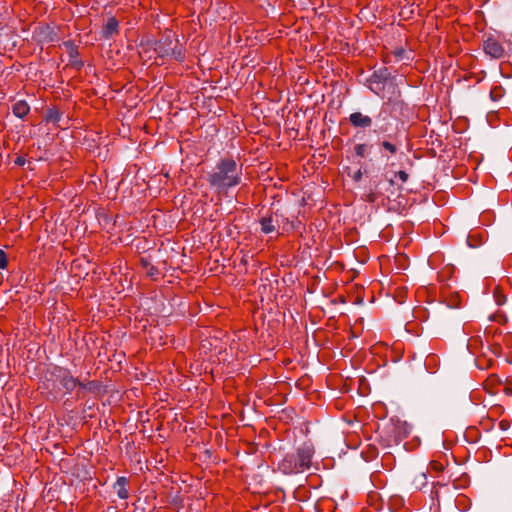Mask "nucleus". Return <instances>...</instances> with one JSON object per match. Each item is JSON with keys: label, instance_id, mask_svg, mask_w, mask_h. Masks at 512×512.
I'll return each mask as SVG.
<instances>
[{"label": "nucleus", "instance_id": "obj_22", "mask_svg": "<svg viewBox=\"0 0 512 512\" xmlns=\"http://www.w3.org/2000/svg\"><path fill=\"white\" fill-rule=\"evenodd\" d=\"M503 391L507 394V395H512V388L511 387H508V386H505Z\"/></svg>", "mask_w": 512, "mask_h": 512}, {"label": "nucleus", "instance_id": "obj_13", "mask_svg": "<svg viewBox=\"0 0 512 512\" xmlns=\"http://www.w3.org/2000/svg\"><path fill=\"white\" fill-rule=\"evenodd\" d=\"M494 298L497 305L499 306L503 305L507 300L506 296L501 294L498 289L494 291Z\"/></svg>", "mask_w": 512, "mask_h": 512}, {"label": "nucleus", "instance_id": "obj_7", "mask_svg": "<svg viewBox=\"0 0 512 512\" xmlns=\"http://www.w3.org/2000/svg\"><path fill=\"white\" fill-rule=\"evenodd\" d=\"M350 123L356 128H369L372 125V119L361 112H354L349 116Z\"/></svg>", "mask_w": 512, "mask_h": 512}, {"label": "nucleus", "instance_id": "obj_18", "mask_svg": "<svg viewBox=\"0 0 512 512\" xmlns=\"http://www.w3.org/2000/svg\"><path fill=\"white\" fill-rule=\"evenodd\" d=\"M14 163H15L16 165H18V166H23V165H25V163H26V159H25V157H23V156H18V157L15 159Z\"/></svg>", "mask_w": 512, "mask_h": 512}, {"label": "nucleus", "instance_id": "obj_20", "mask_svg": "<svg viewBox=\"0 0 512 512\" xmlns=\"http://www.w3.org/2000/svg\"><path fill=\"white\" fill-rule=\"evenodd\" d=\"M362 178V172L361 170H358L354 173L353 175V180L355 181H360V179Z\"/></svg>", "mask_w": 512, "mask_h": 512}, {"label": "nucleus", "instance_id": "obj_9", "mask_svg": "<svg viewBox=\"0 0 512 512\" xmlns=\"http://www.w3.org/2000/svg\"><path fill=\"white\" fill-rule=\"evenodd\" d=\"M12 111L15 116L23 118L29 113L30 107L25 101H18L15 104H13Z\"/></svg>", "mask_w": 512, "mask_h": 512}, {"label": "nucleus", "instance_id": "obj_15", "mask_svg": "<svg viewBox=\"0 0 512 512\" xmlns=\"http://www.w3.org/2000/svg\"><path fill=\"white\" fill-rule=\"evenodd\" d=\"M382 147L385 148L386 150H388L391 154H395L397 152V147L396 145L388 142V141H383L382 142Z\"/></svg>", "mask_w": 512, "mask_h": 512}, {"label": "nucleus", "instance_id": "obj_14", "mask_svg": "<svg viewBox=\"0 0 512 512\" xmlns=\"http://www.w3.org/2000/svg\"><path fill=\"white\" fill-rule=\"evenodd\" d=\"M366 152H367L366 144H358L355 146V153L357 156L363 157V156H365Z\"/></svg>", "mask_w": 512, "mask_h": 512}, {"label": "nucleus", "instance_id": "obj_16", "mask_svg": "<svg viewBox=\"0 0 512 512\" xmlns=\"http://www.w3.org/2000/svg\"><path fill=\"white\" fill-rule=\"evenodd\" d=\"M8 265L6 253L0 249V269H5Z\"/></svg>", "mask_w": 512, "mask_h": 512}, {"label": "nucleus", "instance_id": "obj_17", "mask_svg": "<svg viewBox=\"0 0 512 512\" xmlns=\"http://www.w3.org/2000/svg\"><path fill=\"white\" fill-rule=\"evenodd\" d=\"M415 481L418 482L419 485H417V488H420V486H423L426 484V475L425 473H419L415 476Z\"/></svg>", "mask_w": 512, "mask_h": 512}, {"label": "nucleus", "instance_id": "obj_4", "mask_svg": "<svg viewBox=\"0 0 512 512\" xmlns=\"http://www.w3.org/2000/svg\"><path fill=\"white\" fill-rule=\"evenodd\" d=\"M370 81L372 85H376L375 88L371 87L372 90L383 99H387L388 102H399L400 90L394 80L387 77V69L374 72Z\"/></svg>", "mask_w": 512, "mask_h": 512}, {"label": "nucleus", "instance_id": "obj_11", "mask_svg": "<svg viewBox=\"0 0 512 512\" xmlns=\"http://www.w3.org/2000/svg\"><path fill=\"white\" fill-rule=\"evenodd\" d=\"M261 231L263 233L269 234L275 231L276 227L273 224L272 217H263L260 221Z\"/></svg>", "mask_w": 512, "mask_h": 512}, {"label": "nucleus", "instance_id": "obj_3", "mask_svg": "<svg viewBox=\"0 0 512 512\" xmlns=\"http://www.w3.org/2000/svg\"><path fill=\"white\" fill-rule=\"evenodd\" d=\"M148 48L153 49L160 57L182 58V47L172 32L165 33L159 40L148 39Z\"/></svg>", "mask_w": 512, "mask_h": 512}, {"label": "nucleus", "instance_id": "obj_1", "mask_svg": "<svg viewBox=\"0 0 512 512\" xmlns=\"http://www.w3.org/2000/svg\"><path fill=\"white\" fill-rule=\"evenodd\" d=\"M242 166L232 158L221 159L207 174V181L211 188L219 194H227L228 190L240 184Z\"/></svg>", "mask_w": 512, "mask_h": 512}, {"label": "nucleus", "instance_id": "obj_12", "mask_svg": "<svg viewBox=\"0 0 512 512\" xmlns=\"http://www.w3.org/2000/svg\"><path fill=\"white\" fill-rule=\"evenodd\" d=\"M62 114L56 109H49L46 114V120L49 122H59Z\"/></svg>", "mask_w": 512, "mask_h": 512}, {"label": "nucleus", "instance_id": "obj_8", "mask_svg": "<svg viewBox=\"0 0 512 512\" xmlns=\"http://www.w3.org/2000/svg\"><path fill=\"white\" fill-rule=\"evenodd\" d=\"M127 479L125 477H119L114 485L116 493L119 498L127 499L129 496L128 490L126 489Z\"/></svg>", "mask_w": 512, "mask_h": 512}, {"label": "nucleus", "instance_id": "obj_10", "mask_svg": "<svg viewBox=\"0 0 512 512\" xmlns=\"http://www.w3.org/2000/svg\"><path fill=\"white\" fill-rule=\"evenodd\" d=\"M118 26H119V23L116 20V18H114V17L109 18L104 27L103 35L106 38L111 37L114 33H116L118 31Z\"/></svg>", "mask_w": 512, "mask_h": 512}, {"label": "nucleus", "instance_id": "obj_21", "mask_svg": "<svg viewBox=\"0 0 512 512\" xmlns=\"http://www.w3.org/2000/svg\"><path fill=\"white\" fill-rule=\"evenodd\" d=\"M432 467L437 470V471H441L443 470V466L440 464V463H437V462H432L431 463Z\"/></svg>", "mask_w": 512, "mask_h": 512}, {"label": "nucleus", "instance_id": "obj_23", "mask_svg": "<svg viewBox=\"0 0 512 512\" xmlns=\"http://www.w3.org/2000/svg\"><path fill=\"white\" fill-rule=\"evenodd\" d=\"M96 383L95 382H89L86 386H84L85 388H88V389H92L94 387H96Z\"/></svg>", "mask_w": 512, "mask_h": 512}, {"label": "nucleus", "instance_id": "obj_6", "mask_svg": "<svg viewBox=\"0 0 512 512\" xmlns=\"http://www.w3.org/2000/svg\"><path fill=\"white\" fill-rule=\"evenodd\" d=\"M483 50L486 55L493 59H500L505 53L503 46L494 38H488L484 41Z\"/></svg>", "mask_w": 512, "mask_h": 512}, {"label": "nucleus", "instance_id": "obj_2", "mask_svg": "<svg viewBox=\"0 0 512 512\" xmlns=\"http://www.w3.org/2000/svg\"><path fill=\"white\" fill-rule=\"evenodd\" d=\"M313 446L311 443H303L295 453L287 454L278 464V469L286 474H297L308 469L313 455Z\"/></svg>", "mask_w": 512, "mask_h": 512}, {"label": "nucleus", "instance_id": "obj_5", "mask_svg": "<svg viewBox=\"0 0 512 512\" xmlns=\"http://www.w3.org/2000/svg\"><path fill=\"white\" fill-rule=\"evenodd\" d=\"M55 376L59 381L60 385L67 391L74 390L78 385H82L76 378L71 376L66 370L61 368L55 369Z\"/></svg>", "mask_w": 512, "mask_h": 512}, {"label": "nucleus", "instance_id": "obj_19", "mask_svg": "<svg viewBox=\"0 0 512 512\" xmlns=\"http://www.w3.org/2000/svg\"><path fill=\"white\" fill-rule=\"evenodd\" d=\"M397 176L400 178L401 181L406 182L408 180V174L405 171H399L397 173Z\"/></svg>", "mask_w": 512, "mask_h": 512}]
</instances>
